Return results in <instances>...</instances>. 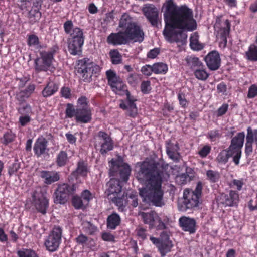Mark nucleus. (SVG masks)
<instances>
[{"mask_svg": "<svg viewBox=\"0 0 257 257\" xmlns=\"http://www.w3.org/2000/svg\"><path fill=\"white\" fill-rule=\"evenodd\" d=\"M165 27L163 35L169 42L184 43L186 32H192L197 27L192 9L186 5L178 6L174 0H166L162 7Z\"/></svg>", "mask_w": 257, "mask_h": 257, "instance_id": "1", "label": "nucleus"}, {"mask_svg": "<svg viewBox=\"0 0 257 257\" xmlns=\"http://www.w3.org/2000/svg\"><path fill=\"white\" fill-rule=\"evenodd\" d=\"M139 215L141 216L144 224L149 226L150 229H154L157 231L163 230L160 233L159 238L151 236L150 240L156 246L161 256L164 257L171 251L173 247L172 241L170 239V232L166 230L169 218L167 216L161 218L154 211H151L149 212H141Z\"/></svg>", "mask_w": 257, "mask_h": 257, "instance_id": "2", "label": "nucleus"}, {"mask_svg": "<svg viewBox=\"0 0 257 257\" xmlns=\"http://www.w3.org/2000/svg\"><path fill=\"white\" fill-rule=\"evenodd\" d=\"M138 164L139 170L136 173L137 179L146 182V187L150 193H163L161 187L165 171L164 165L152 160L138 163Z\"/></svg>", "mask_w": 257, "mask_h": 257, "instance_id": "3", "label": "nucleus"}, {"mask_svg": "<svg viewBox=\"0 0 257 257\" xmlns=\"http://www.w3.org/2000/svg\"><path fill=\"white\" fill-rule=\"evenodd\" d=\"M65 33L69 34L67 43L69 53L73 56L80 55L82 52V47L84 42L83 30L78 27H74L71 20L66 21L63 25Z\"/></svg>", "mask_w": 257, "mask_h": 257, "instance_id": "4", "label": "nucleus"}, {"mask_svg": "<svg viewBox=\"0 0 257 257\" xmlns=\"http://www.w3.org/2000/svg\"><path fill=\"white\" fill-rule=\"evenodd\" d=\"M76 74L84 82L90 83L92 77H97L101 71V67L88 58L78 60L76 67Z\"/></svg>", "mask_w": 257, "mask_h": 257, "instance_id": "5", "label": "nucleus"}, {"mask_svg": "<svg viewBox=\"0 0 257 257\" xmlns=\"http://www.w3.org/2000/svg\"><path fill=\"white\" fill-rule=\"evenodd\" d=\"M106 77L108 85L115 94L120 96L125 95L126 96L125 101H136L137 100L128 90L127 85L114 70L111 69L107 70Z\"/></svg>", "mask_w": 257, "mask_h": 257, "instance_id": "6", "label": "nucleus"}, {"mask_svg": "<svg viewBox=\"0 0 257 257\" xmlns=\"http://www.w3.org/2000/svg\"><path fill=\"white\" fill-rule=\"evenodd\" d=\"M65 116L69 118L74 117L75 121L78 123H88L92 119V109L90 106H83L75 108L73 104L68 103L65 110Z\"/></svg>", "mask_w": 257, "mask_h": 257, "instance_id": "7", "label": "nucleus"}, {"mask_svg": "<svg viewBox=\"0 0 257 257\" xmlns=\"http://www.w3.org/2000/svg\"><path fill=\"white\" fill-rule=\"evenodd\" d=\"M109 164L110 176L117 177L124 182L128 180L131 169L127 163L124 162L123 158L121 156H118L115 160L112 159L109 162Z\"/></svg>", "mask_w": 257, "mask_h": 257, "instance_id": "8", "label": "nucleus"}, {"mask_svg": "<svg viewBox=\"0 0 257 257\" xmlns=\"http://www.w3.org/2000/svg\"><path fill=\"white\" fill-rule=\"evenodd\" d=\"M202 194H183L182 198L177 201V208L179 211L186 212L202 203Z\"/></svg>", "mask_w": 257, "mask_h": 257, "instance_id": "9", "label": "nucleus"}, {"mask_svg": "<svg viewBox=\"0 0 257 257\" xmlns=\"http://www.w3.org/2000/svg\"><path fill=\"white\" fill-rule=\"evenodd\" d=\"M62 237V227L55 225L45 239L44 245L46 249L52 252L57 251L61 243Z\"/></svg>", "mask_w": 257, "mask_h": 257, "instance_id": "10", "label": "nucleus"}, {"mask_svg": "<svg viewBox=\"0 0 257 257\" xmlns=\"http://www.w3.org/2000/svg\"><path fill=\"white\" fill-rule=\"evenodd\" d=\"M55 51L39 52V55L35 60V69L38 71H46L51 66L54 59Z\"/></svg>", "mask_w": 257, "mask_h": 257, "instance_id": "11", "label": "nucleus"}, {"mask_svg": "<svg viewBox=\"0 0 257 257\" xmlns=\"http://www.w3.org/2000/svg\"><path fill=\"white\" fill-rule=\"evenodd\" d=\"M98 143L95 146L100 147L99 152L102 155H105L108 152L112 150L114 148L113 141L110 136L106 132L100 131L97 133Z\"/></svg>", "mask_w": 257, "mask_h": 257, "instance_id": "12", "label": "nucleus"}, {"mask_svg": "<svg viewBox=\"0 0 257 257\" xmlns=\"http://www.w3.org/2000/svg\"><path fill=\"white\" fill-rule=\"evenodd\" d=\"M128 43L131 41L142 42L144 39V33L140 26L134 23L124 30H123Z\"/></svg>", "mask_w": 257, "mask_h": 257, "instance_id": "13", "label": "nucleus"}, {"mask_svg": "<svg viewBox=\"0 0 257 257\" xmlns=\"http://www.w3.org/2000/svg\"><path fill=\"white\" fill-rule=\"evenodd\" d=\"M143 13L147 20L153 27L159 29L161 26L159 11L153 5H149L143 9Z\"/></svg>", "mask_w": 257, "mask_h": 257, "instance_id": "14", "label": "nucleus"}, {"mask_svg": "<svg viewBox=\"0 0 257 257\" xmlns=\"http://www.w3.org/2000/svg\"><path fill=\"white\" fill-rule=\"evenodd\" d=\"M145 204L162 207L165 205L163 200L164 194H139Z\"/></svg>", "mask_w": 257, "mask_h": 257, "instance_id": "15", "label": "nucleus"}, {"mask_svg": "<svg viewBox=\"0 0 257 257\" xmlns=\"http://www.w3.org/2000/svg\"><path fill=\"white\" fill-rule=\"evenodd\" d=\"M204 61L208 69L212 71L218 70L221 65V58L216 51L209 52L204 58Z\"/></svg>", "mask_w": 257, "mask_h": 257, "instance_id": "16", "label": "nucleus"}, {"mask_svg": "<svg viewBox=\"0 0 257 257\" xmlns=\"http://www.w3.org/2000/svg\"><path fill=\"white\" fill-rule=\"evenodd\" d=\"M216 200L218 205L233 206L238 202L239 196L238 194H219L216 197Z\"/></svg>", "mask_w": 257, "mask_h": 257, "instance_id": "17", "label": "nucleus"}, {"mask_svg": "<svg viewBox=\"0 0 257 257\" xmlns=\"http://www.w3.org/2000/svg\"><path fill=\"white\" fill-rule=\"evenodd\" d=\"M179 223L181 229L190 234H193L196 231V222L193 218L186 216L181 217L179 219Z\"/></svg>", "mask_w": 257, "mask_h": 257, "instance_id": "18", "label": "nucleus"}, {"mask_svg": "<svg viewBox=\"0 0 257 257\" xmlns=\"http://www.w3.org/2000/svg\"><path fill=\"white\" fill-rule=\"evenodd\" d=\"M107 43L113 46L125 45L128 44L123 30L117 33H111L107 37Z\"/></svg>", "mask_w": 257, "mask_h": 257, "instance_id": "19", "label": "nucleus"}, {"mask_svg": "<svg viewBox=\"0 0 257 257\" xmlns=\"http://www.w3.org/2000/svg\"><path fill=\"white\" fill-rule=\"evenodd\" d=\"M89 172L88 165L86 161L80 160L77 162V167L71 175L77 179L79 177H86Z\"/></svg>", "mask_w": 257, "mask_h": 257, "instance_id": "20", "label": "nucleus"}, {"mask_svg": "<svg viewBox=\"0 0 257 257\" xmlns=\"http://www.w3.org/2000/svg\"><path fill=\"white\" fill-rule=\"evenodd\" d=\"M35 194H33V205L35 206L37 211L42 214L46 213V210L49 206L48 200L43 195L37 199L35 198ZM43 195V194H42Z\"/></svg>", "mask_w": 257, "mask_h": 257, "instance_id": "21", "label": "nucleus"}, {"mask_svg": "<svg viewBox=\"0 0 257 257\" xmlns=\"http://www.w3.org/2000/svg\"><path fill=\"white\" fill-rule=\"evenodd\" d=\"M135 102V101H125V100H122L120 101L119 107L124 110H128V115L135 117L137 114V108Z\"/></svg>", "mask_w": 257, "mask_h": 257, "instance_id": "22", "label": "nucleus"}, {"mask_svg": "<svg viewBox=\"0 0 257 257\" xmlns=\"http://www.w3.org/2000/svg\"><path fill=\"white\" fill-rule=\"evenodd\" d=\"M41 177L44 179L45 183L47 184L56 182L59 180V175L57 172L54 171H42L40 174Z\"/></svg>", "mask_w": 257, "mask_h": 257, "instance_id": "23", "label": "nucleus"}, {"mask_svg": "<svg viewBox=\"0 0 257 257\" xmlns=\"http://www.w3.org/2000/svg\"><path fill=\"white\" fill-rule=\"evenodd\" d=\"M47 143L48 142L47 140L44 138H39L37 139L33 149L35 154L38 156H39L45 153L47 146Z\"/></svg>", "mask_w": 257, "mask_h": 257, "instance_id": "24", "label": "nucleus"}, {"mask_svg": "<svg viewBox=\"0 0 257 257\" xmlns=\"http://www.w3.org/2000/svg\"><path fill=\"white\" fill-rule=\"evenodd\" d=\"M224 26L216 30L220 35L221 40L224 42V45L227 43V37L229 34L230 30V23L229 20L226 19L224 22Z\"/></svg>", "mask_w": 257, "mask_h": 257, "instance_id": "25", "label": "nucleus"}, {"mask_svg": "<svg viewBox=\"0 0 257 257\" xmlns=\"http://www.w3.org/2000/svg\"><path fill=\"white\" fill-rule=\"evenodd\" d=\"M120 222L121 219L119 215L113 212L107 217V227L110 229H115L120 224Z\"/></svg>", "mask_w": 257, "mask_h": 257, "instance_id": "26", "label": "nucleus"}, {"mask_svg": "<svg viewBox=\"0 0 257 257\" xmlns=\"http://www.w3.org/2000/svg\"><path fill=\"white\" fill-rule=\"evenodd\" d=\"M59 89V85L53 81L49 82L42 91V95L45 97L54 94Z\"/></svg>", "mask_w": 257, "mask_h": 257, "instance_id": "27", "label": "nucleus"}, {"mask_svg": "<svg viewBox=\"0 0 257 257\" xmlns=\"http://www.w3.org/2000/svg\"><path fill=\"white\" fill-rule=\"evenodd\" d=\"M230 157H232L233 162L236 165H238L240 162V159L242 155V149L229 146L227 148Z\"/></svg>", "mask_w": 257, "mask_h": 257, "instance_id": "28", "label": "nucleus"}, {"mask_svg": "<svg viewBox=\"0 0 257 257\" xmlns=\"http://www.w3.org/2000/svg\"><path fill=\"white\" fill-rule=\"evenodd\" d=\"M244 138L245 133L244 132L237 133L235 137H232L229 146L242 149L244 144Z\"/></svg>", "mask_w": 257, "mask_h": 257, "instance_id": "29", "label": "nucleus"}, {"mask_svg": "<svg viewBox=\"0 0 257 257\" xmlns=\"http://www.w3.org/2000/svg\"><path fill=\"white\" fill-rule=\"evenodd\" d=\"M107 193H121L122 186L120 182L115 179H111L107 183Z\"/></svg>", "mask_w": 257, "mask_h": 257, "instance_id": "30", "label": "nucleus"}, {"mask_svg": "<svg viewBox=\"0 0 257 257\" xmlns=\"http://www.w3.org/2000/svg\"><path fill=\"white\" fill-rule=\"evenodd\" d=\"M80 184L76 183L70 185L67 183H63L58 186V187L55 193H73L77 190V188Z\"/></svg>", "mask_w": 257, "mask_h": 257, "instance_id": "31", "label": "nucleus"}, {"mask_svg": "<svg viewBox=\"0 0 257 257\" xmlns=\"http://www.w3.org/2000/svg\"><path fill=\"white\" fill-rule=\"evenodd\" d=\"M69 157L67 152L65 151H61L58 154L56 159V165L60 167L65 166L69 162Z\"/></svg>", "mask_w": 257, "mask_h": 257, "instance_id": "32", "label": "nucleus"}, {"mask_svg": "<svg viewBox=\"0 0 257 257\" xmlns=\"http://www.w3.org/2000/svg\"><path fill=\"white\" fill-rule=\"evenodd\" d=\"M199 36L197 33L191 34L190 37V46L192 49L201 50L203 48L202 44L199 42Z\"/></svg>", "mask_w": 257, "mask_h": 257, "instance_id": "33", "label": "nucleus"}, {"mask_svg": "<svg viewBox=\"0 0 257 257\" xmlns=\"http://www.w3.org/2000/svg\"><path fill=\"white\" fill-rule=\"evenodd\" d=\"M135 22H133L132 18L127 14L124 13L122 16L119 22V27L124 30Z\"/></svg>", "mask_w": 257, "mask_h": 257, "instance_id": "34", "label": "nucleus"}, {"mask_svg": "<svg viewBox=\"0 0 257 257\" xmlns=\"http://www.w3.org/2000/svg\"><path fill=\"white\" fill-rule=\"evenodd\" d=\"M186 61L187 65L192 69L199 68L201 66H203V64L201 62L199 58L194 56H188L186 58Z\"/></svg>", "mask_w": 257, "mask_h": 257, "instance_id": "35", "label": "nucleus"}, {"mask_svg": "<svg viewBox=\"0 0 257 257\" xmlns=\"http://www.w3.org/2000/svg\"><path fill=\"white\" fill-rule=\"evenodd\" d=\"M246 59L250 61H257V47L256 46L251 44L248 50L245 52Z\"/></svg>", "mask_w": 257, "mask_h": 257, "instance_id": "36", "label": "nucleus"}, {"mask_svg": "<svg viewBox=\"0 0 257 257\" xmlns=\"http://www.w3.org/2000/svg\"><path fill=\"white\" fill-rule=\"evenodd\" d=\"M154 73L156 74H165L168 71V66L163 62L155 63L153 64Z\"/></svg>", "mask_w": 257, "mask_h": 257, "instance_id": "37", "label": "nucleus"}, {"mask_svg": "<svg viewBox=\"0 0 257 257\" xmlns=\"http://www.w3.org/2000/svg\"><path fill=\"white\" fill-rule=\"evenodd\" d=\"M194 75L196 78L200 80H206L209 77V74L206 72L204 66L196 68L194 70Z\"/></svg>", "mask_w": 257, "mask_h": 257, "instance_id": "38", "label": "nucleus"}, {"mask_svg": "<svg viewBox=\"0 0 257 257\" xmlns=\"http://www.w3.org/2000/svg\"><path fill=\"white\" fill-rule=\"evenodd\" d=\"M109 55L113 64L117 65L121 63L122 56L117 50H111Z\"/></svg>", "mask_w": 257, "mask_h": 257, "instance_id": "39", "label": "nucleus"}, {"mask_svg": "<svg viewBox=\"0 0 257 257\" xmlns=\"http://www.w3.org/2000/svg\"><path fill=\"white\" fill-rule=\"evenodd\" d=\"M126 197L125 194H123L122 197H115L113 202L118 207L119 210L123 211L126 205Z\"/></svg>", "mask_w": 257, "mask_h": 257, "instance_id": "40", "label": "nucleus"}, {"mask_svg": "<svg viewBox=\"0 0 257 257\" xmlns=\"http://www.w3.org/2000/svg\"><path fill=\"white\" fill-rule=\"evenodd\" d=\"M229 158V155L228 152V149L222 150L217 155L216 157V161L220 164H225L228 161Z\"/></svg>", "mask_w": 257, "mask_h": 257, "instance_id": "41", "label": "nucleus"}, {"mask_svg": "<svg viewBox=\"0 0 257 257\" xmlns=\"http://www.w3.org/2000/svg\"><path fill=\"white\" fill-rule=\"evenodd\" d=\"M246 142L245 145V153L246 156H249L252 153V136L247 134L246 138Z\"/></svg>", "mask_w": 257, "mask_h": 257, "instance_id": "42", "label": "nucleus"}, {"mask_svg": "<svg viewBox=\"0 0 257 257\" xmlns=\"http://www.w3.org/2000/svg\"><path fill=\"white\" fill-rule=\"evenodd\" d=\"M56 196L54 198V202L56 204L59 203L64 204L68 200L69 197V194H55Z\"/></svg>", "mask_w": 257, "mask_h": 257, "instance_id": "43", "label": "nucleus"}, {"mask_svg": "<svg viewBox=\"0 0 257 257\" xmlns=\"http://www.w3.org/2000/svg\"><path fill=\"white\" fill-rule=\"evenodd\" d=\"M135 232L139 239L144 241L147 238V230L146 229L139 226L136 229Z\"/></svg>", "mask_w": 257, "mask_h": 257, "instance_id": "44", "label": "nucleus"}, {"mask_svg": "<svg viewBox=\"0 0 257 257\" xmlns=\"http://www.w3.org/2000/svg\"><path fill=\"white\" fill-rule=\"evenodd\" d=\"M221 136V133L219 130H213L208 132L207 135L208 139H210L211 141H215L217 139H219Z\"/></svg>", "mask_w": 257, "mask_h": 257, "instance_id": "45", "label": "nucleus"}, {"mask_svg": "<svg viewBox=\"0 0 257 257\" xmlns=\"http://www.w3.org/2000/svg\"><path fill=\"white\" fill-rule=\"evenodd\" d=\"M207 178L212 183L217 182L219 179V174L217 172L210 170L207 171Z\"/></svg>", "mask_w": 257, "mask_h": 257, "instance_id": "46", "label": "nucleus"}, {"mask_svg": "<svg viewBox=\"0 0 257 257\" xmlns=\"http://www.w3.org/2000/svg\"><path fill=\"white\" fill-rule=\"evenodd\" d=\"M140 89L143 94H149L152 89L150 81H143L140 85Z\"/></svg>", "mask_w": 257, "mask_h": 257, "instance_id": "47", "label": "nucleus"}, {"mask_svg": "<svg viewBox=\"0 0 257 257\" xmlns=\"http://www.w3.org/2000/svg\"><path fill=\"white\" fill-rule=\"evenodd\" d=\"M60 95L67 99H70L72 97L71 90L69 87L63 86L60 89Z\"/></svg>", "mask_w": 257, "mask_h": 257, "instance_id": "48", "label": "nucleus"}, {"mask_svg": "<svg viewBox=\"0 0 257 257\" xmlns=\"http://www.w3.org/2000/svg\"><path fill=\"white\" fill-rule=\"evenodd\" d=\"M166 153H169L171 152H177L179 150L178 143L173 144L170 141L166 143Z\"/></svg>", "mask_w": 257, "mask_h": 257, "instance_id": "49", "label": "nucleus"}, {"mask_svg": "<svg viewBox=\"0 0 257 257\" xmlns=\"http://www.w3.org/2000/svg\"><path fill=\"white\" fill-rule=\"evenodd\" d=\"M72 204L76 209L82 208L83 205L81 198L77 195L73 196L72 200Z\"/></svg>", "mask_w": 257, "mask_h": 257, "instance_id": "50", "label": "nucleus"}, {"mask_svg": "<svg viewBox=\"0 0 257 257\" xmlns=\"http://www.w3.org/2000/svg\"><path fill=\"white\" fill-rule=\"evenodd\" d=\"M141 71L145 76L147 77L151 76L152 73H154L153 65L146 64L143 66L141 69Z\"/></svg>", "mask_w": 257, "mask_h": 257, "instance_id": "51", "label": "nucleus"}, {"mask_svg": "<svg viewBox=\"0 0 257 257\" xmlns=\"http://www.w3.org/2000/svg\"><path fill=\"white\" fill-rule=\"evenodd\" d=\"M257 96V86L255 84L251 85L248 88L247 98L251 99Z\"/></svg>", "mask_w": 257, "mask_h": 257, "instance_id": "52", "label": "nucleus"}, {"mask_svg": "<svg viewBox=\"0 0 257 257\" xmlns=\"http://www.w3.org/2000/svg\"><path fill=\"white\" fill-rule=\"evenodd\" d=\"M228 104L223 103L217 110L216 116L217 117H221L224 115L228 109Z\"/></svg>", "mask_w": 257, "mask_h": 257, "instance_id": "53", "label": "nucleus"}, {"mask_svg": "<svg viewBox=\"0 0 257 257\" xmlns=\"http://www.w3.org/2000/svg\"><path fill=\"white\" fill-rule=\"evenodd\" d=\"M15 135L12 132H8L4 134L3 137V143L7 145L12 142L15 138Z\"/></svg>", "mask_w": 257, "mask_h": 257, "instance_id": "54", "label": "nucleus"}, {"mask_svg": "<svg viewBox=\"0 0 257 257\" xmlns=\"http://www.w3.org/2000/svg\"><path fill=\"white\" fill-rule=\"evenodd\" d=\"M210 151L211 147L208 145H205L199 151L198 154L201 157L205 158L209 154Z\"/></svg>", "mask_w": 257, "mask_h": 257, "instance_id": "55", "label": "nucleus"}, {"mask_svg": "<svg viewBox=\"0 0 257 257\" xmlns=\"http://www.w3.org/2000/svg\"><path fill=\"white\" fill-rule=\"evenodd\" d=\"M89 100L85 96H81L77 100L78 107H82L83 106H90L89 105Z\"/></svg>", "mask_w": 257, "mask_h": 257, "instance_id": "56", "label": "nucleus"}, {"mask_svg": "<svg viewBox=\"0 0 257 257\" xmlns=\"http://www.w3.org/2000/svg\"><path fill=\"white\" fill-rule=\"evenodd\" d=\"M97 230V228L90 222L86 223L85 231L90 235L93 234Z\"/></svg>", "mask_w": 257, "mask_h": 257, "instance_id": "57", "label": "nucleus"}, {"mask_svg": "<svg viewBox=\"0 0 257 257\" xmlns=\"http://www.w3.org/2000/svg\"><path fill=\"white\" fill-rule=\"evenodd\" d=\"M101 238L104 241L115 242L114 236L109 232L102 233Z\"/></svg>", "mask_w": 257, "mask_h": 257, "instance_id": "58", "label": "nucleus"}, {"mask_svg": "<svg viewBox=\"0 0 257 257\" xmlns=\"http://www.w3.org/2000/svg\"><path fill=\"white\" fill-rule=\"evenodd\" d=\"M160 50L159 48H155L150 50L147 53V57L150 59L155 58L160 53Z\"/></svg>", "mask_w": 257, "mask_h": 257, "instance_id": "59", "label": "nucleus"}, {"mask_svg": "<svg viewBox=\"0 0 257 257\" xmlns=\"http://www.w3.org/2000/svg\"><path fill=\"white\" fill-rule=\"evenodd\" d=\"M188 175L186 174H182L178 175L176 177V181L180 184H184L186 183Z\"/></svg>", "mask_w": 257, "mask_h": 257, "instance_id": "60", "label": "nucleus"}, {"mask_svg": "<svg viewBox=\"0 0 257 257\" xmlns=\"http://www.w3.org/2000/svg\"><path fill=\"white\" fill-rule=\"evenodd\" d=\"M247 134H250L252 136V141L255 142L257 146V129L253 131L250 126H248L247 128Z\"/></svg>", "mask_w": 257, "mask_h": 257, "instance_id": "61", "label": "nucleus"}, {"mask_svg": "<svg viewBox=\"0 0 257 257\" xmlns=\"http://www.w3.org/2000/svg\"><path fill=\"white\" fill-rule=\"evenodd\" d=\"M75 240L77 244L83 245L88 241V238L87 236L81 234L76 238Z\"/></svg>", "mask_w": 257, "mask_h": 257, "instance_id": "62", "label": "nucleus"}, {"mask_svg": "<svg viewBox=\"0 0 257 257\" xmlns=\"http://www.w3.org/2000/svg\"><path fill=\"white\" fill-rule=\"evenodd\" d=\"M178 99L179 100L180 105L183 108H186L188 104V102L185 98L184 94L180 93H178Z\"/></svg>", "mask_w": 257, "mask_h": 257, "instance_id": "63", "label": "nucleus"}, {"mask_svg": "<svg viewBox=\"0 0 257 257\" xmlns=\"http://www.w3.org/2000/svg\"><path fill=\"white\" fill-rule=\"evenodd\" d=\"M19 257H32V251L29 249H23L17 252Z\"/></svg>", "mask_w": 257, "mask_h": 257, "instance_id": "64", "label": "nucleus"}]
</instances>
